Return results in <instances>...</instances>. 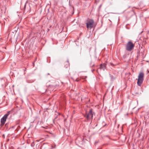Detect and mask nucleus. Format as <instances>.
<instances>
[{
  "label": "nucleus",
  "mask_w": 149,
  "mask_h": 149,
  "mask_svg": "<svg viewBox=\"0 0 149 149\" xmlns=\"http://www.w3.org/2000/svg\"><path fill=\"white\" fill-rule=\"evenodd\" d=\"M144 74L143 72H140L138 76L137 79V85L140 86L141 85L143 80Z\"/></svg>",
  "instance_id": "f257e3e1"
},
{
  "label": "nucleus",
  "mask_w": 149,
  "mask_h": 149,
  "mask_svg": "<svg viewBox=\"0 0 149 149\" xmlns=\"http://www.w3.org/2000/svg\"><path fill=\"white\" fill-rule=\"evenodd\" d=\"M134 46V44L131 41H129L126 44V49L127 51H131L133 49Z\"/></svg>",
  "instance_id": "f03ea898"
},
{
  "label": "nucleus",
  "mask_w": 149,
  "mask_h": 149,
  "mask_svg": "<svg viewBox=\"0 0 149 149\" xmlns=\"http://www.w3.org/2000/svg\"><path fill=\"white\" fill-rule=\"evenodd\" d=\"M94 21L91 19H88L86 23V27L88 29H91L92 28L94 24Z\"/></svg>",
  "instance_id": "7ed1b4c3"
},
{
  "label": "nucleus",
  "mask_w": 149,
  "mask_h": 149,
  "mask_svg": "<svg viewBox=\"0 0 149 149\" xmlns=\"http://www.w3.org/2000/svg\"><path fill=\"white\" fill-rule=\"evenodd\" d=\"M93 113L92 109H91L89 112L86 113V114L85 116L87 120H89L92 119L93 117Z\"/></svg>",
  "instance_id": "20e7f679"
},
{
  "label": "nucleus",
  "mask_w": 149,
  "mask_h": 149,
  "mask_svg": "<svg viewBox=\"0 0 149 149\" xmlns=\"http://www.w3.org/2000/svg\"><path fill=\"white\" fill-rule=\"evenodd\" d=\"M10 111H9L1 119V125H3L5 123L6 121V119L7 117L9 114Z\"/></svg>",
  "instance_id": "39448f33"
},
{
  "label": "nucleus",
  "mask_w": 149,
  "mask_h": 149,
  "mask_svg": "<svg viewBox=\"0 0 149 149\" xmlns=\"http://www.w3.org/2000/svg\"><path fill=\"white\" fill-rule=\"evenodd\" d=\"M106 66V64L105 63H103V64H101L100 65V68L102 69L103 70H104V69L105 68Z\"/></svg>",
  "instance_id": "423d86ee"
},
{
  "label": "nucleus",
  "mask_w": 149,
  "mask_h": 149,
  "mask_svg": "<svg viewBox=\"0 0 149 149\" xmlns=\"http://www.w3.org/2000/svg\"><path fill=\"white\" fill-rule=\"evenodd\" d=\"M66 63L67 64V65H68V64H68V62H67Z\"/></svg>",
  "instance_id": "0eeeda50"
}]
</instances>
